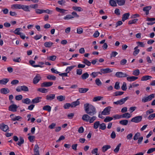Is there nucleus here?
<instances>
[{
  "label": "nucleus",
  "mask_w": 155,
  "mask_h": 155,
  "mask_svg": "<svg viewBox=\"0 0 155 155\" xmlns=\"http://www.w3.org/2000/svg\"><path fill=\"white\" fill-rule=\"evenodd\" d=\"M84 108L85 112L88 115L93 116L97 113L95 107L93 105L87 103L84 104Z\"/></svg>",
  "instance_id": "obj_1"
},
{
  "label": "nucleus",
  "mask_w": 155,
  "mask_h": 155,
  "mask_svg": "<svg viewBox=\"0 0 155 155\" xmlns=\"http://www.w3.org/2000/svg\"><path fill=\"white\" fill-rule=\"evenodd\" d=\"M142 119V117L141 116H138L133 118L131 121L135 123H138L141 121Z\"/></svg>",
  "instance_id": "obj_2"
},
{
  "label": "nucleus",
  "mask_w": 155,
  "mask_h": 155,
  "mask_svg": "<svg viewBox=\"0 0 155 155\" xmlns=\"http://www.w3.org/2000/svg\"><path fill=\"white\" fill-rule=\"evenodd\" d=\"M111 108V107L110 106H108L106 107L102 112L101 114L104 115H108L109 114Z\"/></svg>",
  "instance_id": "obj_3"
},
{
  "label": "nucleus",
  "mask_w": 155,
  "mask_h": 155,
  "mask_svg": "<svg viewBox=\"0 0 155 155\" xmlns=\"http://www.w3.org/2000/svg\"><path fill=\"white\" fill-rule=\"evenodd\" d=\"M41 79L40 75L39 74H37L33 79V83L35 84H37Z\"/></svg>",
  "instance_id": "obj_4"
},
{
  "label": "nucleus",
  "mask_w": 155,
  "mask_h": 155,
  "mask_svg": "<svg viewBox=\"0 0 155 155\" xmlns=\"http://www.w3.org/2000/svg\"><path fill=\"white\" fill-rule=\"evenodd\" d=\"M0 129L4 132H6L9 131V127L7 125L5 124L2 123L0 124Z\"/></svg>",
  "instance_id": "obj_5"
},
{
  "label": "nucleus",
  "mask_w": 155,
  "mask_h": 155,
  "mask_svg": "<svg viewBox=\"0 0 155 155\" xmlns=\"http://www.w3.org/2000/svg\"><path fill=\"white\" fill-rule=\"evenodd\" d=\"M115 76L118 78H124L128 76V75L126 73L122 72H117L115 74Z\"/></svg>",
  "instance_id": "obj_6"
},
{
  "label": "nucleus",
  "mask_w": 155,
  "mask_h": 155,
  "mask_svg": "<svg viewBox=\"0 0 155 155\" xmlns=\"http://www.w3.org/2000/svg\"><path fill=\"white\" fill-rule=\"evenodd\" d=\"M53 84L52 82H44L41 84L42 87H47L51 86Z\"/></svg>",
  "instance_id": "obj_7"
},
{
  "label": "nucleus",
  "mask_w": 155,
  "mask_h": 155,
  "mask_svg": "<svg viewBox=\"0 0 155 155\" xmlns=\"http://www.w3.org/2000/svg\"><path fill=\"white\" fill-rule=\"evenodd\" d=\"M17 107L16 104H13L9 106L8 110L10 111L16 112L17 111Z\"/></svg>",
  "instance_id": "obj_8"
},
{
  "label": "nucleus",
  "mask_w": 155,
  "mask_h": 155,
  "mask_svg": "<svg viewBox=\"0 0 155 155\" xmlns=\"http://www.w3.org/2000/svg\"><path fill=\"white\" fill-rule=\"evenodd\" d=\"M39 147L37 144L35 145L34 149V151L35 155H40L39 152Z\"/></svg>",
  "instance_id": "obj_9"
},
{
  "label": "nucleus",
  "mask_w": 155,
  "mask_h": 155,
  "mask_svg": "<svg viewBox=\"0 0 155 155\" xmlns=\"http://www.w3.org/2000/svg\"><path fill=\"white\" fill-rule=\"evenodd\" d=\"M112 72V71L109 68L102 69L100 70V72L103 74L110 73Z\"/></svg>",
  "instance_id": "obj_10"
},
{
  "label": "nucleus",
  "mask_w": 155,
  "mask_h": 155,
  "mask_svg": "<svg viewBox=\"0 0 155 155\" xmlns=\"http://www.w3.org/2000/svg\"><path fill=\"white\" fill-rule=\"evenodd\" d=\"M90 115L87 114H84L83 115L82 117V119L84 121L86 122L89 121V120L90 118Z\"/></svg>",
  "instance_id": "obj_11"
},
{
  "label": "nucleus",
  "mask_w": 155,
  "mask_h": 155,
  "mask_svg": "<svg viewBox=\"0 0 155 155\" xmlns=\"http://www.w3.org/2000/svg\"><path fill=\"white\" fill-rule=\"evenodd\" d=\"M55 98V94H50L46 96V99L48 101H51L54 99Z\"/></svg>",
  "instance_id": "obj_12"
},
{
  "label": "nucleus",
  "mask_w": 155,
  "mask_h": 155,
  "mask_svg": "<svg viewBox=\"0 0 155 155\" xmlns=\"http://www.w3.org/2000/svg\"><path fill=\"white\" fill-rule=\"evenodd\" d=\"M79 99H78L76 101L72 102L71 103V107H74L80 105V102L79 101Z\"/></svg>",
  "instance_id": "obj_13"
},
{
  "label": "nucleus",
  "mask_w": 155,
  "mask_h": 155,
  "mask_svg": "<svg viewBox=\"0 0 155 155\" xmlns=\"http://www.w3.org/2000/svg\"><path fill=\"white\" fill-rule=\"evenodd\" d=\"M0 91L2 94H5L9 93L10 91L8 88H3L1 89Z\"/></svg>",
  "instance_id": "obj_14"
},
{
  "label": "nucleus",
  "mask_w": 155,
  "mask_h": 155,
  "mask_svg": "<svg viewBox=\"0 0 155 155\" xmlns=\"http://www.w3.org/2000/svg\"><path fill=\"white\" fill-rule=\"evenodd\" d=\"M41 97H38L32 100L31 103L33 104L37 103L40 101V100L41 99Z\"/></svg>",
  "instance_id": "obj_15"
},
{
  "label": "nucleus",
  "mask_w": 155,
  "mask_h": 155,
  "mask_svg": "<svg viewBox=\"0 0 155 155\" xmlns=\"http://www.w3.org/2000/svg\"><path fill=\"white\" fill-rule=\"evenodd\" d=\"M9 79L7 78H4L0 80V84L2 85H5L9 81Z\"/></svg>",
  "instance_id": "obj_16"
},
{
  "label": "nucleus",
  "mask_w": 155,
  "mask_h": 155,
  "mask_svg": "<svg viewBox=\"0 0 155 155\" xmlns=\"http://www.w3.org/2000/svg\"><path fill=\"white\" fill-rule=\"evenodd\" d=\"M130 15L129 13H127L124 14L122 16V21H124L125 20L128 18Z\"/></svg>",
  "instance_id": "obj_17"
},
{
  "label": "nucleus",
  "mask_w": 155,
  "mask_h": 155,
  "mask_svg": "<svg viewBox=\"0 0 155 155\" xmlns=\"http://www.w3.org/2000/svg\"><path fill=\"white\" fill-rule=\"evenodd\" d=\"M137 77L135 76L128 77L127 78V80L129 81H134L138 79Z\"/></svg>",
  "instance_id": "obj_18"
},
{
  "label": "nucleus",
  "mask_w": 155,
  "mask_h": 155,
  "mask_svg": "<svg viewBox=\"0 0 155 155\" xmlns=\"http://www.w3.org/2000/svg\"><path fill=\"white\" fill-rule=\"evenodd\" d=\"M55 9L56 11L62 13L63 14H67V13H65L66 11H68L67 10H66L60 8L58 7H56Z\"/></svg>",
  "instance_id": "obj_19"
},
{
  "label": "nucleus",
  "mask_w": 155,
  "mask_h": 155,
  "mask_svg": "<svg viewBox=\"0 0 155 155\" xmlns=\"http://www.w3.org/2000/svg\"><path fill=\"white\" fill-rule=\"evenodd\" d=\"M116 3L119 6H122L125 4V0H115Z\"/></svg>",
  "instance_id": "obj_20"
},
{
  "label": "nucleus",
  "mask_w": 155,
  "mask_h": 155,
  "mask_svg": "<svg viewBox=\"0 0 155 155\" xmlns=\"http://www.w3.org/2000/svg\"><path fill=\"white\" fill-rule=\"evenodd\" d=\"M22 102L28 105L30 103H31L30 99L28 98L23 99L22 100Z\"/></svg>",
  "instance_id": "obj_21"
},
{
  "label": "nucleus",
  "mask_w": 155,
  "mask_h": 155,
  "mask_svg": "<svg viewBox=\"0 0 155 155\" xmlns=\"http://www.w3.org/2000/svg\"><path fill=\"white\" fill-rule=\"evenodd\" d=\"M152 78V77L149 75H145L143 76L141 78L142 81H146Z\"/></svg>",
  "instance_id": "obj_22"
},
{
  "label": "nucleus",
  "mask_w": 155,
  "mask_h": 155,
  "mask_svg": "<svg viewBox=\"0 0 155 155\" xmlns=\"http://www.w3.org/2000/svg\"><path fill=\"white\" fill-rule=\"evenodd\" d=\"M89 90L88 88H79L78 90V91L79 93H85Z\"/></svg>",
  "instance_id": "obj_23"
},
{
  "label": "nucleus",
  "mask_w": 155,
  "mask_h": 155,
  "mask_svg": "<svg viewBox=\"0 0 155 155\" xmlns=\"http://www.w3.org/2000/svg\"><path fill=\"white\" fill-rule=\"evenodd\" d=\"M128 122V121L127 120H123L120 121L119 123L120 124L124 125H127Z\"/></svg>",
  "instance_id": "obj_24"
},
{
  "label": "nucleus",
  "mask_w": 155,
  "mask_h": 155,
  "mask_svg": "<svg viewBox=\"0 0 155 155\" xmlns=\"http://www.w3.org/2000/svg\"><path fill=\"white\" fill-rule=\"evenodd\" d=\"M21 9H22L24 11L26 12H29L30 10H29V6L28 5H21Z\"/></svg>",
  "instance_id": "obj_25"
},
{
  "label": "nucleus",
  "mask_w": 155,
  "mask_h": 155,
  "mask_svg": "<svg viewBox=\"0 0 155 155\" xmlns=\"http://www.w3.org/2000/svg\"><path fill=\"white\" fill-rule=\"evenodd\" d=\"M72 8L73 10L76 11L81 12L83 10V9L80 7L74 6L72 7Z\"/></svg>",
  "instance_id": "obj_26"
},
{
  "label": "nucleus",
  "mask_w": 155,
  "mask_h": 155,
  "mask_svg": "<svg viewBox=\"0 0 155 155\" xmlns=\"http://www.w3.org/2000/svg\"><path fill=\"white\" fill-rule=\"evenodd\" d=\"M121 115L122 118L126 119L129 118L131 117L130 114L128 113H126Z\"/></svg>",
  "instance_id": "obj_27"
},
{
  "label": "nucleus",
  "mask_w": 155,
  "mask_h": 155,
  "mask_svg": "<svg viewBox=\"0 0 155 155\" xmlns=\"http://www.w3.org/2000/svg\"><path fill=\"white\" fill-rule=\"evenodd\" d=\"M53 43L50 41L46 42L44 44V46L46 48H50L53 45Z\"/></svg>",
  "instance_id": "obj_28"
},
{
  "label": "nucleus",
  "mask_w": 155,
  "mask_h": 155,
  "mask_svg": "<svg viewBox=\"0 0 155 155\" xmlns=\"http://www.w3.org/2000/svg\"><path fill=\"white\" fill-rule=\"evenodd\" d=\"M103 97L101 96H98L93 98L92 101L93 102H96L102 100Z\"/></svg>",
  "instance_id": "obj_29"
},
{
  "label": "nucleus",
  "mask_w": 155,
  "mask_h": 155,
  "mask_svg": "<svg viewBox=\"0 0 155 155\" xmlns=\"http://www.w3.org/2000/svg\"><path fill=\"white\" fill-rule=\"evenodd\" d=\"M98 74L102 75V74L100 72H92L90 74L93 78H95L97 76Z\"/></svg>",
  "instance_id": "obj_30"
},
{
  "label": "nucleus",
  "mask_w": 155,
  "mask_h": 155,
  "mask_svg": "<svg viewBox=\"0 0 155 155\" xmlns=\"http://www.w3.org/2000/svg\"><path fill=\"white\" fill-rule=\"evenodd\" d=\"M43 109L44 110H47L48 112H50L51 110V107L49 105H46L43 107Z\"/></svg>",
  "instance_id": "obj_31"
},
{
  "label": "nucleus",
  "mask_w": 155,
  "mask_h": 155,
  "mask_svg": "<svg viewBox=\"0 0 155 155\" xmlns=\"http://www.w3.org/2000/svg\"><path fill=\"white\" fill-rule=\"evenodd\" d=\"M111 147L109 145L104 146L102 147V151L104 152L106 151L108 149L110 148Z\"/></svg>",
  "instance_id": "obj_32"
},
{
  "label": "nucleus",
  "mask_w": 155,
  "mask_h": 155,
  "mask_svg": "<svg viewBox=\"0 0 155 155\" xmlns=\"http://www.w3.org/2000/svg\"><path fill=\"white\" fill-rule=\"evenodd\" d=\"M89 76V74L87 72H86L84 73L82 75L81 78L83 80H85L88 78Z\"/></svg>",
  "instance_id": "obj_33"
},
{
  "label": "nucleus",
  "mask_w": 155,
  "mask_h": 155,
  "mask_svg": "<svg viewBox=\"0 0 155 155\" xmlns=\"http://www.w3.org/2000/svg\"><path fill=\"white\" fill-rule=\"evenodd\" d=\"M109 4L113 7H115L117 6V3L115 0L114 1V0H110Z\"/></svg>",
  "instance_id": "obj_34"
},
{
  "label": "nucleus",
  "mask_w": 155,
  "mask_h": 155,
  "mask_svg": "<svg viewBox=\"0 0 155 155\" xmlns=\"http://www.w3.org/2000/svg\"><path fill=\"white\" fill-rule=\"evenodd\" d=\"M82 63L88 66H90L91 64V63L90 61L85 58L84 59Z\"/></svg>",
  "instance_id": "obj_35"
},
{
  "label": "nucleus",
  "mask_w": 155,
  "mask_h": 155,
  "mask_svg": "<svg viewBox=\"0 0 155 155\" xmlns=\"http://www.w3.org/2000/svg\"><path fill=\"white\" fill-rule=\"evenodd\" d=\"M24 142V140L23 137H20L19 138V141L17 143V144L19 146H21V144H23Z\"/></svg>",
  "instance_id": "obj_36"
},
{
  "label": "nucleus",
  "mask_w": 155,
  "mask_h": 155,
  "mask_svg": "<svg viewBox=\"0 0 155 155\" xmlns=\"http://www.w3.org/2000/svg\"><path fill=\"white\" fill-rule=\"evenodd\" d=\"M21 29V28H16L15 30L13 32L15 34L17 35H19L21 34V32H20V31Z\"/></svg>",
  "instance_id": "obj_37"
},
{
  "label": "nucleus",
  "mask_w": 155,
  "mask_h": 155,
  "mask_svg": "<svg viewBox=\"0 0 155 155\" xmlns=\"http://www.w3.org/2000/svg\"><path fill=\"white\" fill-rule=\"evenodd\" d=\"M65 97L64 96L60 95L57 97V99L60 101L65 100Z\"/></svg>",
  "instance_id": "obj_38"
},
{
  "label": "nucleus",
  "mask_w": 155,
  "mask_h": 155,
  "mask_svg": "<svg viewBox=\"0 0 155 155\" xmlns=\"http://www.w3.org/2000/svg\"><path fill=\"white\" fill-rule=\"evenodd\" d=\"M47 78L49 80H55L56 77L53 75H48L47 76Z\"/></svg>",
  "instance_id": "obj_39"
},
{
  "label": "nucleus",
  "mask_w": 155,
  "mask_h": 155,
  "mask_svg": "<svg viewBox=\"0 0 155 155\" xmlns=\"http://www.w3.org/2000/svg\"><path fill=\"white\" fill-rule=\"evenodd\" d=\"M139 46V45H138L134 48V50L135 51H134L133 53V54L134 55H136L139 53L140 51V50L139 49H137Z\"/></svg>",
  "instance_id": "obj_40"
},
{
  "label": "nucleus",
  "mask_w": 155,
  "mask_h": 155,
  "mask_svg": "<svg viewBox=\"0 0 155 155\" xmlns=\"http://www.w3.org/2000/svg\"><path fill=\"white\" fill-rule=\"evenodd\" d=\"M74 18V17L70 15H68L64 16L63 18L65 20H68Z\"/></svg>",
  "instance_id": "obj_41"
},
{
  "label": "nucleus",
  "mask_w": 155,
  "mask_h": 155,
  "mask_svg": "<svg viewBox=\"0 0 155 155\" xmlns=\"http://www.w3.org/2000/svg\"><path fill=\"white\" fill-rule=\"evenodd\" d=\"M148 101H150L153 98H154L155 97V94H152L147 97H146Z\"/></svg>",
  "instance_id": "obj_42"
},
{
  "label": "nucleus",
  "mask_w": 155,
  "mask_h": 155,
  "mask_svg": "<svg viewBox=\"0 0 155 155\" xmlns=\"http://www.w3.org/2000/svg\"><path fill=\"white\" fill-rule=\"evenodd\" d=\"M38 91L42 93H46L48 92V90L45 88H39L38 89Z\"/></svg>",
  "instance_id": "obj_43"
},
{
  "label": "nucleus",
  "mask_w": 155,
  "mask_h": 155,
  "mask_svg": "<svg viewBox=\"0 0 155 155\" xmlns=\"http://www.w3.org/2000/svg\"><path fill=\"white\" fill-rule=\"evenodd\" d=\"M22 119V117L19 116H16L15 117L12 118L11 120L13 121H15L16 120H20Z\"/></svg>",
  "instance_id": "obj_44"
},
{
  "label": "nucleus",
  "mask_w": 155,
  "mask_h": 155,
  "mask_svg": "<svg viewBox=\"0 0 155 155\" xmlns=\"http://www.w3.org/2000/svg\"><path fill=\"white\" fill-rule=\"evenodd\" d=\"M75 66H76L73 65L68 67L65 70V71L67 72L68 73H69L70 71Z\"/></svg>",
  "instance_id": "obj_45"
},
{
  "label": "nucleus",
  "mask_w": 155,
  "mask_h": 155,
  "mask_svg": "<svg viewBox=\"0 0 155 155\" xmlns=\"http://www.w3.org/2000/svg\"><path fill=\"white\" fill-rule=\"evenodd\" d=\"M129 97H127L125 98H123L120 100L121 104L122 105L124 104L125 102L129 99Z\"/></svg>",
  "instance_id": "obj_46"
},
{
  "label": "nucleus",
  "mask_w": 155,
  "mask_h": 155,
  "mask_svg": "<svg viewBox=\"0 0 155 155\" xmlns=\"http://www.w3.org/2000/svg\"><path fill=\"white\" fill-rule=\"evenodd\" d=\"M113 119V118L109 116L107 117L104 120V121L105 122H107L111 121Z\"/></svg>",
  "instance_id": "obj_47"
},
{
  "label": "nucleus",
  "mask_w": 155,
  "mask_h": 155,
  "mask_svg": "<svg viewBox=\"0 0 155 155\" xmlns=\"http://www.w3.org/2000/svg\"><path fill=\"white\" fill-rule=\"evenodd\" d=\"M21 91L25 92H27L29 91V89L28 87L25 85L21 86Z\"/></svg>",
  "instance_id": "obj_48"
},
{
  "label": "nucleus",
  "mask_w": 155,
  "mask_h": 155,
  "mask_svg": "<svg viewBox=\"0 0 155 155\" xmlns=\"http://www.w3.org/2000/svg\"><path fill=\"white\" fill-rule=\"evenodd\" d=\"M100 123L99 121H97L95 122L94 124L93 127L95 129H97L99 126H100Z\"/></svg>",
  "instance_id": "obj_49"
},
{
  "label": "nucleus",
  "mask_w": 155,
  "mask_h": 155,
  "mask_svg": "<svg viewBox=\"0 0 155 155\" xmlns=\"http://www.w3.org/2000/svg\"><path fill=\"white\" fill-rule=\"evenodd\" d=\"M97 117L95 116H93L92 117H90L89 120V122L90 123H92L96 119Z\"/></svg>",
  "instance_id": "obj_50"
},
{
  "label": "nucleus",
  "mask_w": 155,
  "mask_h": 155,
  "mask_svg": "<svg viewBox=\"0 0 155 155\" xmlns=\"http://www.w3.org/2000/svg\"><path fill=\"white\" fill-rule=\"evenodd\" d=\"M21 5L20 4H13L12 5V7H14L15 9H21Z\"/></svg>",
  "instance_id": "obj_51"
},
{
  "label": "nucleus",
  "mask_w": 155,
  "mask_h": 155,
  "mask_svg": "<svg viewBox=\"0 0 155 155\" xmlns=\"http://www.w3.org/2000/svg\"><path fill=\"white\" fill-rule=\"evenodd\" d=\"M70 107H71V104L68 103H66L63 106L64 108L65 109H69Z\"/></svg>",
  "instance_id": "obj_52"
},
{
  "label": "nucleus",
  "mask_w": 155,
  "mask_h": 155,
  "mask_svg": "<svg viewBox=\"0 0 155 155\" xmlns=\"http://www.w3.org/2000/svg\"><path fill=\"white\" fill-rule=\"evenodd\" d=\"M138 20V19H134L132 20H130L129 21L128 24L129 25H131L135 24Z\"/></svg>",
  "instance_id": "obj_53"
},
{
  "label": "nucleus",
  "mask_w": 155,
  "mask_h": 155,
  "mask_svg": "<svg viewBox=\"0 0 155 155\" xmlns=\"http://www.w3.org/2000/svg\"><path fill=\"white\" fill-rule=\"evenodd\" d=\"M140 72L139 69H136L133 71L132 74L135 76H138L140 74Z\"/></svg>",
  "instance_id": "obj_54"
},
{
  "label": "nucleus",
  "mask_w": 155,
  "mask_h": 155,
  "mask_svg": "<svg viewBox=\"0 0 155 155\" xmlns=\"http://www.w3.org/2000/svg\"><path fill=\"white\" fill-rule=\"evenodd\" d=\"M106 128V124L105 123H103L100 125L99 129L102 130H104Z\"/></svg>",
  "instance_id": "obj_55"
},
{
  "label": "nucleus",
  "mask_w": 155,
  "mask_h": 155,
  "mask_svg": "<svg viewBox=\"0 0 155 155\" xmlns=\"http://www.w3.org/2000/svg\"><path fill=\"white\" fill-rule=\"evenodd\" d=\"M121 146V143H119L117 146L116 147L114 150V152L115 153L118 152L120 149V147Z\"/></svg>",
  "instance_id": "obj_56"
},
{
  "label": "nucleus",
  "mask_w": 155,
  "mask_h": 155,
  "mask_svg": "<svg viewBox=\"0 0 155 155\" xmlns=\"http://www.w3.org/2000/svg\"><path fill=\"white\" fill-rule=\"evenodd\" d=\"M124 93V92L117 91L114 93V96H118L121 95L123 94Z\"/></svg>",
  "instance_id": "obj_57"
},
{
  "label": "nucleus",
  "mask_w": 155,
  "mask_h": 155,
  "mask_svg": "<svg viewBox=\"0 0 155 155\" xmlns=\"http://www.w3.org/2000/svg\"><path fill=\"white\" fill-rule=\"evenodd\" d=\"M113 117L114 120L119 119L122 118L121 115H119L118 114L114 115L113 116Z\"/></svg>",
  "instance_id": "obj_58"
},
{
  "label": "nucleus",
  "mask_w": 155,
  "mask_h": 155,
  "mask_svg": "<svg viewBox=\"0 0 155 155\" xmlns=\"http://www.w3.org/2000/svg\"><path fill=\"white\" fill-rule=\"evenodd\" d=\"M83 32V29L81 27L77 28V33L78 34H81Z\"/></svg>",
  "instance_id": "obj_59"
},
{
  "label": "nucleus",
  "mask_w": 155,
  "mask_h": 155,
  "mask_svg": "<svg viewBox=\"0 0 155 155\" xmlns=\"http://www.w3.org/2000/svg\"><path fill=\"white\" fill-rule=\"evenodd\" d=\"M95 83L97 86L101 85L102 83L99 78H97L95 80Z\"/></svg>",
  "instance_id": "obj_60"
},
{
  "label": "nucleus",
  "mask_w": 155,
  "mask_h": 155,
  "mask_svg": "<svg viewBox=\"0 0 155 155\" xmlns=\"http://www.w3.org/2000/svg\"><path fill=\"white\" fill-rule=\"evenodd\" d=\"M155 117V113L150 114L148 117L147 119L149 120H153Z\"/></svg>",
  "instance_id": "obj_61"
},
{
  "label": "nucleus",
  "mask_w": 155,
  "mask_h": 155,
  "mask_svg": "<svg viewBox=\"0 0 155 155\" xmlns=\"http://www.w3.org/2000/svg\"><path fill=\"white\" fill-rule=\"evenodd\" d=\"M152 7L151 6H146L143 8V10L144 11H149L151 8Z\"/></svg>",
  "instance_id": "obj_62"
},
{
  "label": "nucleus",
  "mask_w": 155,
  "mask_h": 155,
  "mask_svg": "<svg viewBox=\"0 0 155 155\" xmlns=\"http://www.w3.org/2000/svg\"><path fill=\"white\" fill-rule=\"evenodd\" d=\"M127 88L126 83L125 82H124L121 87L122 89L124 91H125Z\"/></svg>",
  "instance_id": "obj_63"
},
{
  "label": "nucleus",
  "mask_w": 155,
  "mask_h": 155,
  "mask_svg": "<svg viewBox=\"0 0 155 155\" xmlns=\"http://www.w3.org/2000/svg\"><path fill=\"white\" fill-rule=\"evenodd\" d=\"M35 12L38 14H40L44 13L43 9H36L35 10Z\"/></svg>",
  "instance_id": "obj_64"
}]
</instances>
